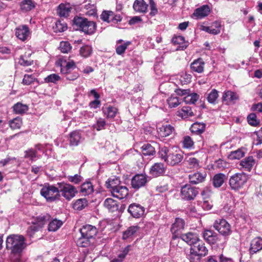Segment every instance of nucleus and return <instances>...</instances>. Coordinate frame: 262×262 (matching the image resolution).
Returning a JSON list of instances; mask_svg holds the SVG:
<instances>
[{
	"mask_svg": "<svg viewBox=\"0 0 262 262\" xmlns=\"http://www.w3.org/2000/svg\"><path fill=\"white\" fill-rule=\"evenodd\" d=\"M6 248L11 251V255H21L23 250L27 247L25 237L19 234L9 235L6 241Z\"/></svg>",
	"mask_w": 262,
	"mask_h": 262,
	"instance_id": "f257e3e1",
	"label": "nucleus"
},
{
	"mask_svg": "<svg viewBox=\"0 0 262 262\" xmlns=\"http://www.w3.org/2000/svg\"><path fill=\"white\" fill-rule=\"evenodd\" d=\"M159 155L160 158L171 166L178 164L183 158L182 154L171 150L165 146L160 148Z\"/></svg>",
	"mask_w": 262,
	"mask_h": 262,
	"instance_id": "f03ea898",
	"label": "nucleus"
},
{
	"mask_svg": "<svg viewBox=\"0 0 262 262\" xmlns=\"http://www.w3.org/2000/svg\"><path fill=\"white\" fill-rule=\"evenodd\" d=\"M208 253V249L205 244L200 239L190 249L188 255L190 262H200L202 257L205 256Z\"/></svg>",
	"mask_w": 262,
	"mask_h": 262,
	"instance_id": "7ed1b4c3",
	"label": "nucleus"
},
{
	"mask_svg": "<svg viewBox=\"0 0 262 262\" xmlns=\"http://www.w3.org/2000/svg\"><path fill=\"white\" fill-rule=\"evenodd\" d=\"M81 237L78 241V245L86 247L90 244V239H93L97 233V228L91 225H85L80 229Z\"/></svg>",
	"mask_w": 262,
	"mask_h": 262,
	"instance_id": "20e7f679",
	"label": "nucleus"
},
{
	"mask_svg": "<svg viewBox=\"0 0 262 262\" xmlns=\"http://www.w3.org/2000/svg\"><path fill=\"white\" fill-rule=\"evenodd\" d=\"M73 24L79 30L86 34H92L96 30V23L88 19L80 17H75L73 19Z\"/></svg>",
	"mask_w": 262,
	"mask_h": 262,
	"instance_id": "39448f33",
	"label": "nucleus"
},
{
	"mask_svg": "<svg viewBox=\"0 0 262 262\" xmlns=\"http://www.w3.org/2000/svg\"><path fill=\"white\" fill-rule=\"evenodd\" d=\"M57 64L61 67V72L65 75V77L68 80L76 79L79 75L76 72L71 73V71L75 68V62L73 61L67 62L66 60L60 59Z\"/></svg>",
	"mask_w": 262,
	"mask_h": 262,
	"instance_id": "423d86ee",
	"label": "nucleus"
},
{
	"mask_svg": "<svg viewBox=\"0 0 262 262\" xmlns=\"http://www.w3.org/2000/svg\"><path fill=\"white\" fill-rule=\"evenodd\" d=\"M58 189V186L48 184L41 188L40 194L48 202H53L60 200V194Z\"/></svg>",
	"mask_w": 262,
	"mask_h": 262,
	"instance_id": "0eeeda50",
	"label": "nucleus"
},
{
	"mask_svg": "<svg viewBox=\"0 0 262 262\" xmlns=\"http://www.w3.org/2000/svg\"><path fill=\"white\" fill-rule=\"evenodd\" d=\"M248 180V176L243 172L235 173L229 179L230 187L232 190L238 191L244 187Z\"/></svg>",
	"mask_w": 262,
	"mask_h": 262,
	"instance_id": "6e6552de",
	"label": "nucleus"
},
{
	"mask_svg": "<svg viewBox=\"0 0 262 262\" xmlns=\"http://www.w3.org/2000/svg\"><path fill=\"white\" fill-rule=\"evenodd\" d=\"M57 186L60 196H63L67 201H70L73 199L78 192L75 186L67 183H58Z\"/></svg>",
	"mask_w": 262,
	"mask_h": 262,
	"instance_id": "1a4fd4ad",
	"label": "nucleus"
},
{
	"mask_svg": "<svg viewBox=\"0 0 262 262\" xmlns=\"http://www.w3.org/2000/svg\"><path fill=\"white\" fill-rule=\"evenodd\" d=\"M199 194V189L190 184H186L181 188L180 195L185 201L193 200Z\"/></svg>",
	"mask_w": 262,
	"mask_h": 262,
	"instance_id": "9d476101",
	"label": "nucleus"
},
{
	"mask_svg": "<svg viewBox=\"0 0 262 262\" xmlns=\"http://www.w3.org/2000/svg\"><path fill=\"white\" fill-rule=\"evenodd\" d=\"M213 227L221 235L224 236L229 235L232 232L230 225L226 220L223 219L216 220L214 222Z\"/></svg>",
	"mask_w": 262,
	"mask_h": 262,
	"instance_id": "9b49d317",
	"label": "nucleus"
},
{
	"mask_svg": "<svg viewBox=\"0 0 262 262\" xmlns=\"http://www.w3.org/2000/svg\"><path fill=\"white\" fill-rule=\"evenodd\" d=\"M175 92L178 95L184 96L183 100L187 104H194L199 98V95L191 93L189 89H177Z\"/></svg>",
	"mask_w": 262,
	"mask_h": 262,
	"instance_id": "f8f14e48",
	"label": "nucleus"
},
{
	"mask_svg": "<svg viewBox=\"0 0 262 262\" xmlns=\"http://www.w3.org/2000/svg\"><path fill=\"white\" fill-rule=\"evenodd\" d=\"M185 221L182 219L178 217L175 219L174 222L172 224L170 231L172 234V238L176 239L180 236L181 232L184 229Z\"/></svg>",
	"mask_w": 262,
	"mask_h": 262,
	"instance_id": "ddd939ff",
	"label": "nucleus"
},
{
	"mask_svg": "<svg viewBox=\"0 0 262 262\" xmlns=\"http://www.w3.org/2000/svg\"><path fill=\"white\" fill-rule=\"evenodd\" d=\"M51 216L48 214H41L36 217L33 225L30 227V229L33 232L37 231L39 228H42L43 225L50 221Z\"/></svg>",
	"mask_w": 262,
	"mask_h": 262,
	"instance_id": "4468645a",
	"label": "nucleus"
},
{
	"mask_svg": "<svg viewBox=\"0 0 262 262\" xmlns=\"http://www.w3.org/2000/svg\"><path fill=\"white\" fill-rule=\"evenodd\" d=\"M127 210L131 215L135 218L142 217L145 212L144 207L137 203H133L129 205Z\"/></svg>",
	"mask_w": 262,
	"mask_h": 262,
	"instance_id": "2eb2a0df",
	"label": "nucleus"
},
{
	"mask_svg": "<svg viewBox=\"0 0 262 262\" xmlns=\"http://www.w3.org/2000/svg\"><path fill=\"white\" fill-rule=\"evenodd\" d=\"M31 34L29 27L26 25H21L15 29V35L20 40L25 41L28 39Z\"/></svg>",
	"mask_w": 262,
	"mask_h": 262,
	"instance_id": "dca6fc26",
	"label": "nucleus"
},
{
	"mask_svg": "<svg viewBox=\"0 0 262 262\" xmlns=\"http://www.w3.org/2000/svg\"><path fill=\"white\" fill-rule=\"evenodd\" d=\"M166 167L162 163H156L149 169V174L154 177H158L164 174Z\"/></svg>",
	"mask_w": 262,
	"mask_h": 262,
	"instance_id": "f3484780",
	"label": "nucleus"
},
{
	"mask_svg": "<svg viewBox=\"0 0 262 262\" xmlns=\"http://www.w3.org/2000/svg\"><path fill=\"white\" fill-rule=\"evenodd\" d=\"M147 182V178L143 174H136L132 179L131 185L134 189H139L144 186Z\"/></svg>",
	"mask_w": 262,
	"mask_h": 262,
	"instance_id": "a211bd4d",
	"label": "nucleus"
},
{
	"mask_svg": "<svg viewBox=\"0 0 262 262\" xmlns=\"http://www.w3.org/2000/svg\"><path fill=\"white\" fill-rule=\"evenodd\" d=\"M206 176L207 174L205 171H203L202 172L197 171L190 173L188 178L191 184H198L204 182Z\"/></svg>",
	"mask_w": 262,
	"mask_h": 262,
	"instance_id": "6ab92c4d",
	"label": "nucleus"
},
{
	"mask_svg": "<svg viewBox=\"0 0 262 262\" xmlns=\"http://www.w3.org/2000/svg\"><path fill=\"white\" fill-rule=\"evenodd\" d=\"M112 195L120 200L125 198L128 194V190L126 187L120 185L111 190Z\"/></svg>",
	"mask_w": 262,
	"mask_h": 262,
	"instance_id": "aec40b11",
	"label": "nucleus"
},
{
	"mask_svg": "<svg viewBox=\"0 0 262 262\" xmlns=\"http://www.w3.org/2000/svg\"><path fill=\"white\" fill-rule=\"evenodd\" d=\"M174 130V127L169 124H164L157 127L159 135L162 137H167L171 135Z\"/></svg>",
	"mask_w": 262,
	"mask_h": 262,
	"instance_id": "412c9836",
	"label": "nucleus"
},
{
	"mask_svg": "<svg viewBox=\"0 0 262 262\" xmlns=\"http://www.w3.org/2000/svg\"><path fill=\"white\" fill-rule=\"evenodd\" d=\"M261 250H262V238L260 237L253 238L250 244V253L253 254Z\"/></svg>",
	"mask_w": 262,
	"mask_h": 262,
	"instance_id": "4be33fe9",
	"label": "nucleus"
},
{
	"mask_svg": "<svg viewBox=\"0 0 262 262\" xmlns=\"http://www.w3.org/2000/svg\"><path fill=\"white\" fill-rule=\"evenodd\" d=\"M180 237L191 246L200 239L197 234L192 232L182 234Z\"/></svg>",
	"mask_w": 262,
	"mask_h": 262,
	"instance_id": "5701e85b",
	"label": "nucleus"
},
{
	"mask_svg": "<svg viewBox=\"0 0 262 262\" xmlns=\"http://www.w3.org/2000/svg\"><path fill=\"white\" fill-rule=\"evenodd\" d=\"M210 11V8L208 5H203L202 7L196 9L193 15L196 19H202L207 16Z\"/></svg>",
	"mask_w": 262,
	"mask_h": 262,
	"instance_id": "b1692460",
	"label": "nucleus"
},
{
	"mask_svg": "<svg viewBox=\"0 0 262 262\" xmlns=\"http://www.w3.org/2000/svg\"><path fill=\"white\" fill-rule=\"evenodd\" d=\"M205 62L202 58H199L194 60L190 64L191 70L198 73L204 72Z\"/></svg>",
	"mask_w": 262,
	"mask_h": 262,
	"instance_id": "393cba45",
	"label": "nucleus"
},
{
	"mask_svg": "<svg viewBox=\"0 0 262 262\" xmlns=\"http://www.w3.org/2000/svg\"><path fill=\"white\" fill-rule=\"evenodd\" d=\"M255 163L253 157L249 156L240 162V165L245 171H250Z\"/></svg>",
	"mask_w": 262,
	"mask_h": 262,
	"instance_id": "a878e982",
	"label": "nucleus"
},
{
	"mask_svg": "<svg viewBox=\"0 0 262 262\" xmlns=\"http://www.w3.org/2000/svg\"><path fill=\"white\" fill-rule=\"evenodd\" d=\"M104 115L108 119H112L119 113L118 108L114 106L108 105L103 108Z\"/></svg>",
	"mask_w": 262,
	"mask_h": 262,
	"instance_id": "bb28decb",
	"label": "nucleus"
},
{
	"mask_svg": "<svg viewBox=\"0 0 262 262\" xmlns=\"http://www.w3.org/2000/svg\"><path fill=\"white\" fill-rule=\"evenodd\" d=\"M203 236L204 239L210 244H214L217 242V235L212 230H205Z\"/></svg>",
	"mask_w": 262,
	"mask_h": 262,
	"instance_id": "cd10ccee",
	"label": "nucleus"
},
{
	"mask_svg": "<svg viewBox=\"0 0 262 262\" xmlns=\"http://www.w3.org/2000/svg\"><path fill=\"white\" fill-rule=\"evenodd\" d=\"M172 42L174 45H179V48L181 50L185 49L188 46V42L185 41L182 36H174L172 38Z\"/></svg>",
	"mask_w": 262,
	"mask_h": 262,
	"instance_id": "c85d7f7f",
	"label": "nucleus"
},
{
	"mask_svg": "<svg viewBox=\"0 0 262 262\" xmlns=\"http://www.w3.org/2000/svg\"><path fill=\"white\" fill-rule=\"evenodd\" d=\"M31 53L30 51L21 55L18 60V63L21 66L27 67L33 64V60L30 58Z\"/></svg>",
	"mask_w": 262,
	"mask_h": 262,
	"instance_id": "c756f323",
	"label": "nucleus"
},
{
	"mask_svg": "<svg viewBox=\"0 0 262 262\" xmlns=\"http://www.w3.org/2000/svg\"><path fill=\"white\" fill-rule=\"evenodd\" d=\"M81 140V134L79 131H74L70 135L69 141L71 145L77 146Z\"/></svg>",
	"mask_w": 262,
	"mask_h": 262,
	"instance_id": "7c9ffc66",
	"label": "nucleus"
},
{
	"mask_svg": "<svg viewBox=\"0 0 262 262\" xmlns=\"http://www.w3.org/2000/svg\"><path fill=\"white\" fill-rule=\"evenodd\" d=\"M148 5L143 0L135 1L133 8L135 11L140 13H144L146 11Z\"/></svg>",
	"mask_w": 262,
	"mask_h": 262,
	"instance_id": "2f4dec72",
	"label": "nucleus"
},
{
	"mask_svg": "<svg viewBox=\"0 0 262 262\" xmlns=\"http://www.w3.org/2000/svg\"><path fill=\"white\" fill-rule=\"evenodd\" d=\"M71 11L69 4H61L59 5L57 12L60 16L67 17Z\"/></svg>",
	"mask_w": 262,
	"mask_h": 262,
	"instance_id": "473e14b6",
	"label": "nucleus"
},
{
	"mask_svg": "<svg viewBox=\"0 0 262 262\" xmlns=\"http://www.w3.org/2000/svg\"><path fill=\"white\" fill-rule=\"evenodd\" d=\"M223 99L224 101H227L228 102L235 103L238 99V96L234 92L227 91L225 92L223 96Z\"/></svg>",
	"mask_w": 262,
	"mask_h": 262,
	"instance_id": "72a5a7b5",
	"label": "nucleus"
},
{
	"mask_svg": "<svg viewBox=\"0 0 262 262\" xmlns=\"http://www.w3.org/2000/svg\"><path fill=\"white\" fill-rule=\"evenodd\" d=\"M226 176L223 173L216 174L213 178V185L215 188L220 187L224 183Z\"/></svg>",
	"mask_w": 262,
	"mask_h": 262,
	"instance_id": "f704fd0d",
	"label": "nucleus"
},
{
	"mask_svg": "<svg viewBox=\"0 0 262 262\" xmlns=\"http://www.w3.org/2000/svg\"><path fill=\"white\" fill-rule=\"evenodd\" d=\"M120 180L116 177H113L109 178L107 181L105 182V186L106 188L110 189V191L111 192L112 189L118 187L120 185Z\"/></svg>",
	"mask_w": 262,
	"mask_h": 262,
	"instance_id": "c9c22d12",
	"label": "nucleus"
},
{
	"mask_svg": "<svg viewBox=\"0 0 262 262\" xmlns=\"http://www.w3.org/2000/svg\"><path fill=\"white\" fill-rule=\"evenodd\" d=\"M93 191V186L90 182H84L81 185L80 191L84 195L90 194Z\"/></svg>",
	"mask_w": 262,
	"mask_h": 262,
	"instance_id": "e433bc0d",
	"label": "nucleus"
},
{
	"mask_svg": "<svg viewBox=\"0 0 262 262\" xmlns=\"http://www.w3.org/2000/svg\"><path fill=\"white\" fill-rule=\"evenodd\" d=\"M205 124L203 123L195 122L190 127V129L192 133L200 134L205 130Z\"/></svg>",
	"mask_w": 262,
	"mask_h": 262,
	"instance_id": "4c0bfd02",
	"label": "nucleus"
},
{
	"mask_svg": "<svg viewBox=\"0 0 262 262\" xmlns=\"http://www.w3.org/2000/svg\"><path fill=\"white\" fill-rule=\"evenodd\" d=\"M53 29L56 33L64 32L67 29V24L63 20H57L53 27Z\"/></svg>",
	"mask_w": 262,
	"mask_h": 262,
	"instance_id": "58836bf2",
	"label": "nucleus"
},
{
	"mask_svg": "<svg viewBox=\"0 0 262 262\" xmlns=\"http://www.w3.org/2000/svg\"><path fill=\"white\" fill-rule=\"evenodd\" d=\"M104 206L112 212L117 210L118 208L117 202L111 198H107L104 201Z\"/></svg>",
	"mask_w": 262,
	"mask_h": 262,
	"instance_id": "ea45409f",
	"label": "nucleus"
},
{
	"mask_svg": "<svg viewBox=\"0 0 262 262\" xmlns=\"http://www.w3.org/2000/svg\"><path fill=\"white\" fill-rule=\"evenodd\" d=\"M194 115L191 108L189 106H183L179 112V116L183 119H186Z\"/></svg>",
	"mask_w": 262,
	"mask_h": 262,
	"instance_id": "a19ab883",
	"label": "nucleus"
},
{
	"mask_svg": "<svg viewBox=\"0 0 262 262\" xmlns=\"http://www.w3.org/2000/svg\"><path fill=\"white\" fill-rule=\"evenodd\" d=\"M88 205V201L85 198L79 199L73 204V208L76 210H81Z\"/></svg>",
	"mask_w": 262,
	"mask_h": 262,
	"instance_id": "79ce46f5",
	"label": "nucleus"
},
{
	"mask_svg": "<svg viewBox=\"0 0 262 262\" xmlns=\"http://www.w3.org/2000/svg\"><path fill=\"white\" fill-rule=\"evenodd\" d=\"M139 230V227L138 226H133L129 227L125 231L123 232V238L127 239L134 236Z\"/></svg>",
	"mask_w": 262,
	"mask_h": 262,
	"instance_id": "37998d69",
	"label": "nucleus"
},
{
	"mask_svg": "<svg viewBox=\"0 0 262 262\" xmlns=\"http://www.w3.org/2000/svg\"><path fill=\"white\" fill-rule=\"evenodd\" d=\"M13 111L17 114H23L28 110V106L20 102H17L13 106Z\"/></svg>",
	"mask_w": 262,
	"mask_h": 262,
	"instance_id": "c03bdc74",
	"label": "nucleus"
},
{
	"mask_svg": "<svg viewBox=\"0 0 262 262\" xmlns=\"http://www.w3.org/2000/svg\"><path fill=\"white\" fill-rule=\"evenodd\" d=\"M63 224V222L59 220L56 219L52 220L50 222L48 225V230L50 231H57Z\"/></svg>",
	"mask_w": 262,
	"mask_h": 262,
	"instance_id": "a18cd8bd",
	"label": "nucleus"
},
{
	"mask_svg": "<svg viewBox=\"0 0 262 262\" xmlns=\"http://www.w3.org/2000/svg\"><path fill=\"white\" fill-rule=\"evenodd\" d=\"M192 76L186 72H182L177 75V78L179 79L182 85L186 84L190 82Z\"/></svg>",
	"mask_w": 262,
	"mask_h": 262,
	"instance_id": "49530a36",
	"label": "nucleus"
},
{
	"mask_svg": "<svg viewBox=\"0 0 262 262\" xmlns=\"http://www.w3.org/2000/svg\"><path fill=\"white\" fill-rule=\"evenodd\" d=\"M141 149L142 152L144 156H153L156 152L155 148L148 143L144 144Z\"/></svg>",
	"mask_w": 262,
	"mask_h": 262,
	"instance_id": "de8ad7c7",
	"label": "nucleus"
},
{
	"mask_svg": "<svg viewBox=\"0 0 262 262\" xmlns=\"http://www.w3.org/2000/svg\"><path fill=\"white\" fill-rule=\"evenodd\" d=\"M20 6L21 10L29 11L35 7V5L32 0H24L21 2Z\"/></svg>",
	"mask_w": 262,
	"mask_h": 262,
	"instance_id": "09e8293b",
	"label": "nucleus"
},
{
	"mask_svg": "<svg viewBox=\"0 0 262 262\" xmlns=\"http://www.w3.org/2000/svg\"><path fill=\"white\" fill-rule=\"evenodd\" d=\"M10 127L12 129H19L22 125L21 118L17 117L11 120L9 122Z\"/></svg>",
	"mask_w": 262,
	"mask_h": 262,
	"instance_id": "8fccbe9b",
	"label": "nucleus"
},
{
	"mask_svg": "<svg viewBox=\"0 0 262 262\" xmlns=\"http://www.w3.org/2000/svg\"><path fill=\"white\" fill-rule=\"evenodd\" d=\"M24 157L29 159L31 161H34L36 158H39L36 150L33 148H29L25 151Z\"/></svg>",
	"mask_w": 262,
	"mask_h": 262,
	"instance_id": "3c124183",
	"label": "nucleus"
},
{
	"mask_svg": "<svg viewBox=\"0 0 262 262\" xmlns=\"http://www.w3.org/2000/svg\"><path fill=\"white\" fill-rule=\"evenodd\" d=\"M130 246L126 247L119 254L118 257L113 259L111 262H122L129 251Z\"/></svg>",
	"mask_w": 262,
	"mask_h": 262,
	"instance_id": "603ef678",
	"label": "nucleus"
},
{
	"mask_svg": "<svg viewBox=\"0 0 262 262\" xmlns=\"http://www.w3.org/2000/svg\"><path fill=\"white\" fill-rule=\"evenodd\" d=\"M245 152L243 150L238 149L236 150L231 151L228 156L230 160L239 159L244 156Z\"/></svg>",
	"mask_w": 262,
	"mask_h": 262,
	"instance_id": "864d4df0",
	"label": "nucleus"
},
{
	"mask_svg": "<svg viewBox=\"0 0 262 262\" xmlns=\"http://www.w3.org/2000/svg\"><path fill=\"white\" fill-rule=\"evenodd\" d=\"M218 97V91L215 89H213L208 93L207 99L209 103L214 104L215 103Z\"/></svg>",
	"mask_w": 262,
	"mask_h": 262,
	"instance_id": "5fc2aeb1",
	"label": "nucleus"
},
{
	"mask_svg": "<svg viewBox=\"0 0 262 262\" xmlns=\"http://www.w3.org/2000/svg\"><path fill=\"white\" fill-rule=\"evenodd\" d=\"M92 48L91 46L85 45L82 46L79 50L80 54L84 57H88L91 54Z\"/></svg>",
	"mask_w": 262,
	"mask_h": 262,
	"instance_id": "6e6d98bb",
	"label": "nucleus"
},
{
	"mask_svg": "<svg viewBox=\"0 0 262 262\" xmlns=\"http://www.w3.org/2000/svg\"><path fill=\"white\" fill-rule=\"evenodd\" d=\"M198 205L200 208H202L204 210L208 211L211 209L212 204L209 200H203V202H198Z\"/></svg>",
	"mask_w": 262,
	"mask_h": 262,
	"instance_id": "4d7b16f0",
	"label": "nucleus"
},
{
	"mask_svg": "<svg viewBox=\"0 0 262 262\" xmlns=\"http://www.w3.org/2000/svg\"><path fill=\"white\" fill-rule=\"evenodd\" d=\"M188 166L190 168L198 169L199 168V162L195 158L190 157L187 160Z\"/></svg>",
	"mask_w": 262,
	"mask_h": 262,
	"instance_id": "13d9d810",
	"label": "nucleus"
},
{
	"mask_svg": "<svg viewBox=\"0 0 262 262\" xmlns=\"http://www.w3.org/2000/svg\"><path fill=\"white\" fill-rule=\"evenodd\" d=\"M221 24L220 22L214 21L211 26V34L217 35L221 32Z\"/></svg>",
	"mask_w": 262,
	"mask_h": 262,
	"instance_id": "bf43d9fd",
	"label": "nucleus"
},
{
	"mask_svg": "<svg viewBox=\"0 0 262 262\" xmlns=\"http://www.w3.org/2000/svg\"><path fill=\"white\" fill-rule=\"evenodd\" d=\"M247 120L249 124L254 126L258 125L259 123L256 114L254 113L249 114L247 117Z\"/></svg>",
	"mask_w": 262,
	"mask_h": 262,
	"instance_id": "052dcab7",
	"label": "nucleus"
},
{
	"mask_svg": "<svg viewBox=\"0 0 262 262\" xmlns=\"http://www.w3.org/2000/svg\"><path fill=\"white\" fill-rule=\"evenodd\" d=\"M59 49L62 53H67L71 51L72 46L68 41H61L60 43Z\"/></svg>",
	"mask_w": 262,
	"mask_h": 262,
	"instance_id": "680f3d73",
	"label": "nucleus"
},
{
	"mask_svg": "<svg viewBox=\"0 0 262 262\" xmlns=\"http://www.w3.org/2000/svg\"><path fill=\"white\" fill-rule=\"evenodd\" d=\"M106 125V122L104 119L99 118L96 123L93 125V128L99 131L104 129Z\"/></svg>",
	"mask_w": 262,
	"mask_h": 262,
	"instance_id": "e2e57ef3",
	"label": "nucleus"
},
{
	"mask_svg": "<svg viewBox=\"0 0 262 262\" xmlns=\"http://www.w3.org/2000/svg\"><path fill=\"white\" fill-rule=\"evenodd\" d=\"M59 76L56 74H52L45 78V81L47 83H56L60 80Z\"/></svg>",
	"mask_w": 262,
	"mask_h": 262,
	"instance_id": "0e129e2a",
	"label": "nucleus"
},
{
	"mask_svg": "<svg viewBox=\"0 0 262 262\" xmlns=\"http://www.w3.org/2000/svg\"><path fill=\"white\" fill-rule=\"evenodd\" d=\"M167 103L170 107H176L180 104L178 98L176 96H171L167 100Z\"/></svg>",
	"mask_w": 262,
	"mask_h": 262,
	"instance_id": "69168bd1",
	"label": "nucleus"
},
{
	"mask_svg": "<svg viewBox=\"0 0 262 262\" xmlns=\"http://www.w3.org/2000/svg\"><path fill=\"white\" fill-rule=\"evenodd\" d=\"M113 11H104L100 15L101 18L107 23L112 22Z\"/></svg>",
	"mask_w": 262,
	"mask_h": 262,
	"instance_id": "338daca9",
	"label": "nucleus"
},
{
	"mask_svg": "<svg viewBox=\"0 0 262 262\" xmlns=\"http://www.w3.org/2000/svg\"><path fill=\"white\" fill-rule=\"evenodd\" d=\"M182 144L184 148H189L193 146L194 143L189 136H186L183 138Z\"/></svg>",
	"mask_w": 262,
	"mask_h": 262,
	"instance_id": "774afa93",
	"label": "nucleus"
}]
</instances>
